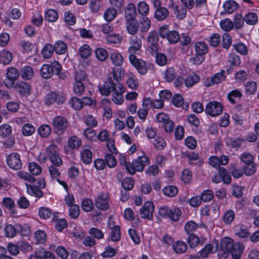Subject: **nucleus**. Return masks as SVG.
<instances>
[{
  "label": "nucleus",
  "mask_w": 259,
  "mask_h": 259,
  "mask_svg": "<svg viewBox=\"0 0 259 259\" xmlns=\"http://www.w3.org/2000/svg\"><path fill=\"white\" fill-rule=\"evenodd\" d=\"M200 80V77L196 74L190 75L185 79V84L188 87H191Z\"/></svg>",
  "instance_id": "39"
},
{
  "label": "nucleus",
  "mask_w": 259,
  "mask_h": 259,
  "mask_svg": "<svg viewBox=\"0 0 259 259\" xmlns=\"http://www.w3.org/2000/svg\"><path fill=\"white\" fill-rule=\"evenodd\" d=\"M243 140L240 138H229L227 139L226 143L227 145L234 148H239L240 147Z\"/></svg>",
  "instance_id": "45"
},
{
  "label": "nucleus",
  "mask_w": 259,
  "mask_h": 259,
  "mask_svg": "<svg viewBox=\"0 0 259 259\" xmlns=\"http://www.w3.org/2000/svg\"><path fill=\"white\" fill-rule=\"evenodd\" d=\"M54 51V46L50 44H47L42 50V56L46 59L50 58L53 54Z\"/></svg>",
  "instance_id": "37"
},
{
  "label": "nucleus",
  "mask_w": 259,
  "mask_h": 259,
  "mask_svg": "<svg viewBox=\"0 0 259 259\" xmlns=\"http://www.w3.org/2000/svg\"><path fill=\"white\" fill-rule=\"evenodd\" d=\"M199 238L194 234H190L187 239V242L191 248L195 247L199 242Z\"/></svg>",
  "instance_id": "52"
},
{
  "label": "nucleus",
  "mask_w": 259,
  "mask_h": 259,
  "mask_svg": "<svg viewBox=\"0 0 259 259\" xmlns=\"http://www.w3.org/2000/svg\"><path fill=\"white\" fill-rule=\"evenodd\" d=\"M125 18L126 21L135 20L137 16L136 6L133 4H129L125 10L124 13Z\"/></svg>",
  "instance_id": "18"
},
{
  "label": "nucleus",
  "mask_w": 259,
  "mask_h": 259,
  "mask_svg": "<svg viewBox=\"0 0 259 259\" xmlns=\"http://www.w3.org/2000/svg\"><path fill=\"white\" fill-rule=\"evenodd\" d=\"M81 158L82 161L86 164H90L92 161V153L88 149H84L81 152Z\"/></svg>",
  "instance_id": "38"
},
{
  "label": "nucleus",
  "mask_w": 259,
  "mask_h": 259,
  "mask_svg": "<svg viewBox=\"0 0 259 259\" xmlns=\"http://www.w3.org/2000/svg\"><path fill=\"white\" fill-rule=\"evenodd\" d=\"M147 40L154 48H157L159 40L158 33L155 31L150 32L147 37Z\"/></svg>",
  "instance_id": "32"
},
{
  "label": "nucleus",
  "mask_w": 259,
  "mask_h": 259,
  "mask_svg": "<svg viewBox=\"0 0 259 259\" xmlns=\"http://www.w3.org/2000/svg\"><path fill=\"white\" fill-rule=\"evenodd\" d=\"M117 15V11L113 8L107 9L104 14V18L107 21L110 22L113 20Z\"/></svg>",
  "instance_id": "41"
},
{
  "label": "nucleus",
  "mask_w": 259,
  "mask_h": 259,
  "mask_svg": "<svg viewBox=\"0 0 259 259\" xmlns=\"http://www.w3.org/2000/svg\"><path fill=\"white\" fill-rule=\"evenodd\" d=\"M166 38L169 42L171 44H174L178 42L180 38V35L177 31L171 30L169 31V33Z\"/></svg>",
  "instance_id": "44"
},
{
  "label": "nucleus",
  "mask_w": 259,
  "mask_h": 259,
  "mask_svg": "<svg viewBox=\"0 0 259 259\" xmlns=\"http://www.w3.org/2000/svg\"><path fill=\"white\" fill-rule=\"evenodd\" d=\"M39 135L42 138H47L51 133V127L47 124L41 125L38 130Z\"/></svg>",
  "instance_id": "42"
},
{
  "label": "nucleus",
  "mask_w": 259,
  "mask_h": 259,
  "mask_svg": "<svg viewBox=\"0 0 259 259\" xmlns=\"http://www.w3.org/2000/svg\"><path fill=\"white\" fill-rule=\"evenodd\" d=\"M168 8L172 9L177 19L182 20L186 17L187 9L182 7L179 8L178 5L174 3L173 0H170V4L168 6Z\"/></svg>",
  "instance_id": "14"
},
{
  "label": "nucleus",
  "mask_w": 259,
  "mask_h": 259,
  "mask_svg": "<svg viewBox=\"0 0 259 259\" xmlns=\"http://www.w3.org/2000/svg\"><path fill=\"white\" fill-rule=\"evenodd\" d=\"M138 10L142 15H147L149 12V7L145 2H141L138 5Z\"/></svg>",
  "instance_id": "62"
},
{
  "label": "nucleus",
  "mask_w": 259,
  "mask_h": 259,
  "mask_svg": "<svg viewBox=\"0 0 259 259\" xmlns=\"http://www.w3.org/2000/svg\"><path fill=\"white\" fill-rule=\"evenodd\" d=\"M95 54L98 59L101 61L106 60L108 57V54L106 50L103 48H98L96 50Z\"/></svg>",
  "instance_id": "47"
},
{
  "label": "nucleus",
  "mask_w": 259,
  "mask_h": 259,
  "mask_svg": "<svg viewBox=\"0 0 259 259\" xmlns=\"http://www.w3.org/2000/svg\"><path fill=\"white\" fill-rule=\"evenodd\" d=\"M223 7L227 13L231 14L238 8L239 5L234 1H228L225 3Z\"/></svg>",
  "instance_id": "27"
},
{
  "label": "nucleus",
  "mask_w": 259,
  "mask_h": 259,
  "mask_svg": "<svg viewBox=\"0 0 259 259\" xmlns=\"http://www.w3.org/2000/svg\"><path fill=\"white\" fill-rule=\"evenodd\" d=\"M64 98L54 92L48 94L46 98L45 103L47 105H51L55 102L62 104L64 102Z\"/></svg>",
  "instance_id": "17"
},
{
  "label": "nucleus",
  "mask_w": 259,
  "mask_h": 259,
  "mask_svg": "<svg viewBox=\"0 0 259 259\" xmlns=\"http://www.w3.org/2000/svg\"><path fill=\"white\" fill-rule=\"evenodd\" d=\"M29 171L34 175H38L41 172V167L35 162H31L29 165Z\"/></svg>",
  "instance_id": "55"
},
{
  "label": "nucleus",
  "mask_w": 259,
  "mask_h": 259,
  "mask_svg": "<svg viewBox=\"0 0 259 259\" xmlns=\"http://www.w3.org/2000/svg\"><path fill=\"white\" fill-rule=\"evenodd\" d=\"M95 206L102 210H107L109 207L108 196L103 193H100L95 199Z\"/></svg>",
  "instance_id": "12"
},
{
  "label": "nucleus",
  "mask_w": 259,
  "mask_h": 259,
  "mask_svg": "<svg viewBox=\"0 0 259 259\" xmlns=\"http://www.w3.org/2000/svg\"><path fill=\"white\" fill-rule=\"evenodd\" d=\"M226 76L224 74V71L222 70L221 72L215 74L210 80L208 79L207 81H205L204 85L209 87L213 84H218L225 80Z\"/></svg>",
  "instance_id": "16"
},
{
  "label": "nucleus",
  "mask_w": 259,
  "mask_h": 259,
  "mask_svg": "<svg viewBox=\"0 0 259 259\" xmlns=\"http://www.w3.org/2000/svg\"><path fill=\"white\" fill-rule=\"evenodd\" d=\"M99 90L103 96H108L113 92L112 100L117 104H121L123 101V94L124 89L122 85L118 83L117 85L113 81L112 77H109L103 84L98 86Z\"/></svg>",
  "instance_id": "1"
},
{
  "label": "nucleus",
  "mask_w": 259,
  "mask_h": 259,
  "mask_svg": "<svg viewBox=\"0 0 259 259\" xmlns=\"http://www.w3.org/2000/svg\"><path fill=\"white\" fill-rule=\"evenodd\" d=\"M81 207L85 211L88 212L91 211L94 207L92 201L90 199H84L82 201Z\"/></svg>",
  "instance_id": "60"
},
{
  "label": "nucleus",
  "mask_w": 259,
  "mask_h": 259,
  "mask_svg": "<svg viewBox=\"0 0 259 259\" xmlns=\"http://www.w3.org/2000/svg\"><path fill=\"white\" fill-rule=\"evenodd\" d=\"M129 59L132 64L137 69L139 73L145 74L147 72L146 62L142 59H138L134 54H131Z\"/></svg>",
  "instance_id": "7"
},
{
  "label": "nucleus",
  "mask_w": 259,
  "mask_h": 259,
  "mask_svg": "<svg viewBox=\"0 0 259 259\" xmlns=\"http://www.w3.org/2000/svg\"><path fill=\"white\" fill-rule=\"evenodd\" d=\"M205 111L211 116H216L222 112L223 106L218 102L212 101L207 104Z\"/></svg>",
  "instance_id": "6"
},
{
  "label": "nucleus",
  "mask_w": 259,
  "mask_h": 259,
  "mask_svg": "<svg viewBox=\"0 0 259 259\" xmlns=\"http://www.w3.org/2000/svg\"><path fill=\"white\" fill-rule=\"evenodd\" d=\"M245 17H243L241 14H236L234 15L233 21V26L235 29H240L244 25Z\"/></svg>",
  "instance_id": "24"
},
{
  "label": "nucleus",
  "mask_w": 259,
  "mask_h": 259,
  "mask_svg": "<svg viewBox=\"0 0 259 259\" xmlns=\"http://www.w3.org/2000/svg\"><path fill=\"white\" fill-rule=\"evenodd\" d=\"M61 69V65L58 62L49 64H44L40 70V75L45 79L51 78L55 73H58Z\"/></svg>",
  "instance_id": "3"
},
{
  "label": "nucleus",
  "mask_w": 259,
  "mask_h": 259,
  "mask_svg": "<svg viewBox=\"0 0 259 259\" xmlns=\"http://www.w3.org/2000/svg\"><path fill=\"white\" fill-rule=\"evenodd\" d=\"M154 210V206L153 202L151 201H147L140 209V212L141 216L143 219L151 220L153 218Z\"/></svg>",
  "instance_id": "9"
},
{
  "label": "nucleus",
  "mask_w": 259,
  "mask_h": 259,
  "mask_svg": "<svg viewBox=\"0 0 259 259\" xmlns=\"http://www.w3.org/2000/svg\"><path fill=\"white\" fill-rule=\"evenodd\" d=\"M244 246L240 242L233 243V240L229 237H225L221 241L220 248H218V255L219 257L227 258L231 253L233 258L239 259L242 253Z\"/></svg>",
  "instance_id": "2"
},
{
  "label": "nucleus",
  "mask_w": 259,
  "mask_h": 259,
  "mask_svg": "<svg viewBox=\"0 0 259 259\" xmlns=\"http://www.w3.org/2000/svg\"><path fill=\"white\" fill-rule=\"evenodd\" d=\"M139 25L136 20L126 21V28L128 32L132 35L137 33Z\"/></svg>",
  "instance_id": "22"
},
{
  "label": "nucleus",
  "mask_w": 259,
  "mask_h": 259,
  "mask_svg": "<svg viewBox=\"0 0 259 259\" xmlns=\"http://www.w3.org/2000/svg\"><path fill=\"white\" fill-rule=\"evenodd\" d=\"M70 104L72 108L77 110H79L83 107L81 100L77 97L72 98L70 101Z\"/></svg>",
  "instance_id": "53"
},
{
  "label": "nucleus",
  "mask_w": 259,
  "mask_h": 259,
  "mask_svg": "<svg viewBox=\"0 0 259 259\" xmlns=\"http://www.w3.org/2000/svg\"><path fill=\"white\" fill-rule=\"evenodd\" d=\"M153 145L157 150H162L165 147L166 144L163 138L157 137L154 140Z\"/></svg>",
  "instance_id": "51"
},
{
  "label": "nucleus",
  "mask_w": 259,
  "mask_h": 259,
  "mask_svg": "<svg viewBox=\"0 0 259 259\" xmlns=\"http://www.w3.org/2000/svg\"><path fill=\"white\" fill-rule=\"evenodd\" d=\"M169 15V12L165 7H159L155 12V18L159 21L165 20Z\"/></svg>",
  "instance_id": "20"
},
{
  "label": "nucleus",
  "mask_w": 259,
  "mask_h": 259,
  "mask_svg": "<svg viewBox=\"0 0 259 259\" xmlns=\"http://www.w3.org/2000/svg\"><path fill=\"white\" fill-rule=\"evenodd\" d=\"M12 132L11 126L8 124H4L0 126V137L6 138L11 135Z\"/></svg>",
  "instance_id": "36"
},
{
  "label": "nucleus",
  "mask_w": 259,
  "mask_h": 259,
  "mask_svg": "<svg viewBox=\"0 0 259 259\" xmlns=\"http://www.w3.org/2000/svg\"><path fill=\"white\" fill-rule=\"evenodd\" d=\"M219 247V241L217 240H214L212 243L206 244L200 251V257L201 258H206L209 254L213 253L218 251Z\"/></svg>",
  "instance_id": "11"
},
{
  "label": "nucleus",
  "mask_w": 259,
  "mask_h": 259,
  "mask_svg": "<svg viewBox=\"0 0 259 259\" xmlns=\"http://www.w3.org/2000/svg\"><path fill=\"white\" fill-rule=\"evenodd\" d=\"M58 17V13L57 11L54 10H49L45 14V19L49 22H55L57 19Z\"/></svg>",
  "instance_id": "50"
},
{
  "label": "nucleus",
  "mask_w": 259,
  "mask_h": 259,
  "mask_svg": "<svg viewBox=\"0 0 259 259\" xmlns=\"http://www.w3.org/2000/svg\"><path fill=\"white\" fill-rule=\"evenodd\" d=\"M53 125L57 133L63 134L67 127L68 121L64 117L57 116L53 120Z\"/></svg>",
  "instance_id": "5"
},
{
  "label": "nucleus",
  "mask_w": 259,
  "mask_h": 259,
  "mask_svg": "<svg viewBox=\"0 0 259 259\" xmlns=\"http://www.w3.org/2000/svg\"><path fill=\"white\" fill-rule=\"evenodd\" d=\"M164 78L167 82H170L176 77L177 73L173 67L167 68L164 72Z\"/></svg>",
  "instance_id": "30"
},
{
  "label": "nucleus",
  "mask_w": 259,
  "mask_h": 259,
  "mask_svg": "<svg viewBox=\"0 0 259 259\" xmlns=\"http://www.w3.org/2000/svg\"><path fill=\"white\" fill-rule=\"evenodd\" d=\"M221 28L226 31H229L234 28L233 22L229 18H226L220 22Z\"/></svg>",
  "instance_id": "48"
},
{
  "label": "nucleus",
  "mask_w": 259,
  "mask_h": 259,
  "mask_svg": "<svg viewBox=\"0 0 259 259\" xmlns=\"http://www.w3.org/2000/svg\"><path fill=\"white\" fill-rule=\"evenodd\" d=\"M172 248L177 253H183L186 251L187 246L185 242L182 241H178L173 243Z\"/></svg>",
  "instance_id": "28"
},
{
  "label": "nucleus",
  "mask_w": 259,
  "mask_h": 259,
  "mask_svg": "<svg viewBox=\"0 0 259 259\" xmlns=\"http://www.w3.org/2000/svg\"><path fill=\"white\" fill-rule=\"evenodd\" d=\"M12 60V54L11 52L4 50L0 53V63L9 64Z\"/></svg>",
  "instance_id": "31"
},
{
  "label": "nucleus",
  "mask_w": 259,
  "mask_h": 259,
  "mask_svg": "<svg viewBox=\"0 0 259 259\" xmlns=\"http://www.w3.org/2000/svg\"><path fill=\"white\" fill-rule=\"evenodd\" d=\"M26 186L27 187V192L30 195L34 196L39 198L43 196V192L37 186H31L27 184H26Z\"/></svg>",
  "instance_id": "25"
},
{
  "label": "nucleus",
  "mask_w": 259,
  "mask_h": 259,
  "mask_svg": "<svg viewBox=\"0 0 259 259\" xmlns=\"http://www.w3.org/2000/svg\"><path fill=\"white\" fill-rule=\"evenodd\" d=\"M7 163L9 166L14 169H19L22 167L20 155L17 153H12L7 158Z\"/></svg>",
  "instance_id": "10"
},
{
  "label": "nucleus",
  "mask_w": 259,
  "mask_h": 259,
  "mask_svg": "<svg viewBox=\"0 0 259 259\" xmlns=\"http://www.w3.org/2000/svg\"><path fill=\"white\" fill-rule=\"evenodd\" d=\"M109 227L111 229L110 235L111 240L112 241H118L121 238L120 227L119 226H114L112 228L110 224H109Z\"/></svg>",
  "instance_id": "26"
},
{
  "label": "nucleus",
  "mask_w": 259,
  "mask_h": 259,
  "mask_svg": "<svg viewBox=\"0 0 259 259\" xmlns=\"http://www.w3.org/2000/svg\"><path fill=\"white\" fill-rule=\"evenodd\" d=\"M38 214L41 218L47 219L51 217L52 211L48 208L42 207L39 209Z\"/></svg>",
  "instance_id": "64"
},
{
  "label": "nucleus",
  "mask_w": 259,
  "mask_h": 259,
  "mask_svg": "<svg viewBox=\"0 0 259 259\" xmlns=\"http://www.w3.org/2000/svg\"><path fill=\"white\" fill-rule=\"evenodd\" d=\"M195 50L197 55L203 56L208 52L207 45L202 41L197 42L195 45Z\"/></svg>",
  "instance_id": "21"
},
{
  "label": "nucleus",
  "mask_w": 259,
  "mask_h": 259,
  "mask_svg": "<svg viewBox=\"0 0 259 259\" xmlns=\"http://www.w3.org/2000/svg\"><path fill=\"white\" fill-rule=\"evenodd\" d=\"M131 46L128 48V51L131 53H135L141 48V40L136 37L131 39Z\"/></svg>",
  "instance_id": "29"
},
{
  "label": "nucleus",
  "mask_w": 259,
  "mask_h": 259,
  "mask_svg": "<svg viewBox=\"0 0 259 259\" xmlns=\"http://www.w3.org/2000/svg\"><path fill=\"white\" fill-rule=\"evenodd\" d=\"M162 191L165 195L169 197H172L177 194L178 190L175 186H167L164 187Z\"/></svg>",
  "instance_id": "33"
},
{
  "label": "nucleus",
  "mask_w": 259,
  "mask_h": 259,
  "mask_svg": "<svg viewBox=\"0 0 259 259\" xmlns=\"http://www.w3.org/2000/svg\"><path fill=\"white\" fill-rule=\"evenodd\" d=\"M21 77L25 79H31L33 76L34 71L33 68L30 66L23 67L20 71Z\"/></svg>",
  "instance_id": "23"
},
{
  "label": "nucleus",
  "mask_w": 259,
  "mask_h": 259,
  "mask_svg": "<svg viewBox=\"0 0 259 259\" xmlns=\"http://www.w3.org/2000/svg\"><path fill=\"white\" fill-rule=\"evenodd\" d=\"M84 91V83L81 82H75L73 85L74 93L78 96H80Z\"/></svg>",
  "instance_id": "61"
},
{
  "label": "nucleus",
  "mask_w": 259,
  "mask_h": 259,
  "mask_svg": "<svg viewBox=\"0 0 259 259\" xmlns=\"http://www.w3.org/2000/svg\"><path fill=\"white\" fill-rule=\"evenodd\" d=\"M19 76V72L16 68H9L7 72V79L4 80L5 85L9 88H14V81Z\"/></svg>",
  "instance_id": "8"
},
{
  "label": "nucleus",
  "mask_w": 259,
  "mask_h": 259,
  "mask_svg": "<svg viewBox=\"0 0 259 259\" xmlns=\"http://www.w3.org/2000/svg\"><path fill=\"white\" fill-rule=\"evenodd\" d=\"M235 217V212L232 210H228L226 211L223 217V221L226 224H230L234 220Z\"/></svg>",
  "instance_id": "56"
},
{
  "label": "nucleus",
  "mask_w": 259,
  "mask_h": 259,
  "mask_svg": "<svg viewBox=\"0 0 259 259\" xmlns=\"http://www.w3.org/2000/svg\"><path fill=\"white\" fill-rule=\"evenodd\" d=\"M46 152L49 160L52 164L60 166L63 164V161L59 154V149L55 144H51L46 149Z\"/></svg>",
  "instance_id": "4"
},
{
  "label": "nucleus",
  "mask_w": 259,
  "mask_h": 259,
  "mask_svg": "<svg viewBox=\"0 0 259 259\" xmlns=\"http://www.w3.org/2000/svg\"><path fill=\"white\" fill-rule=\"evenodd\" d=\"M168 218L172 221H178L181 215V211L179 208L173 207L170 209Z\"/></svg>",
  "instance_id": "46"
},
{
  "label": "nucleus",
  "mask_w": 259,
  "mask_h": 259,
  "mask_svg": "<svg viewBox=\"0 0 259 259\" xmlns=\"http://www.w3.org/2000/svg\"><path fill=\"white\" fill-rule=\"evenodd\" d=\"M92 53V49L87 45L81 46L79 50V53L81 58L85 59L89 57Z\"/></svg>",
  "instance_id": "43"
},
{
  "label": "nucleus",
  "mask_w": 259,
  "mask_h": 259,
  "mask_svg": "<svg viewBox=\"0 0 259 259\" xmlns=\"http://www.w3.org/2000/svg\"><path fill=\"white\" fill-rule=\"evenodd\" d=\"M21 229H22V225L19 224H16L14 226L6 224L4 229L5 236L9 238H13Z\"/></svg>",
  "instance_id": "15"
},
{
  "label": "nucleus",
  "mask_w": 259,
  "mask_h": 259,
  "mask_svg": "<svg viewBox=\"0 0 259 259\" xmlns=\"http://www.w3.org/2000/svg\"><path fill=\"white\" fill-rule=\"evenodd\" d=\"M151 22L150 20L145 17L143 19L142 21L140 22V29L142 32H146L148 31L150 27Z\"/></svg>",
  "instance_id": "57"
},
{
  "label": "nucleus",
  "mask_w": 259,
  "mask_h": 259,
  "mask_svg": "<svg viewBox=\"0 0 259 259\" xmlns=\"http://www.w3.org/2000/svg\"><path fill=\"white\" fill-rule=\"evenodd\" d=\"M219 174L221 177L222 181L226 184H229L231 182V177L229 174H228L226 169L223 167H220L219 169Z\"/></svg>",
  "instance_id": "34"
},
{
  "label": "nucleus",
  "mask_w": 259,
  "mask_h": 259,
  "mask_svg": "<svg viewBox=\"0 0 259 259\" xmlns=\"http://www.w3.org/2000/svg\"><path fill=\"white\" fill-rule=\"evenodd\" d=\"M18 93L22 96H26L30 93V86L26 82H21L15 86Z\"/></svg>",
  "instance_id": "19"
},
{
  "label": "nucleus",
  "mask_w": 259,
  "mask_h": 259,
  "mask_svg": "<svg viewBox=\"0 0 259 259\" xmlns=\"http://www.w3.org/2000/svg\"><path fill=\"white\" fill-rule=\"evenodd\" d=\"M149 162V159L146 156H142L133 161L131 164L135 173L136 171H142L145 165Z\"/></svg>",
  "instance_id": "13"
},
{
  "label": "nucleus",
  "mask_w": 259,
  "mask_h": 259,
  "mask_svg": "<svg viewBox=\"0 0 259 259\" xmlns=\"http://www.w3.org/2000/svg\"><path fill=\"white\" fill-rule=\"evenodd\" d=\"M54 51L57 54H63L67 50L66 45L62 41H58L54 46Z\"/></svg>",
  "instance_id": "40"
},
{
  "label": "nucleus",
  "mask_w": 259,
  "mask_h": 259,
  "mask_svg": "<svg viewBox=\"0 0 259 259\" xmlns=\"http://www.w3.org/2000/svg\"><path fill=\"white\" fill-rule=\"evenodd\" d=\"M22 132L24 136H29L34 133L35 128L31 124L26 123L23 125Z\"/></svg>",
  "instance_id": "54"
},
{
  "label": "nucleus",
  "mask_w": 259,
  "mask_h": 259,
  "mask_svg": "<svg viewBox=\"0 0 259 259\" xmlns=\"http://www.w3.org/2000/svg\"><path fill=\"white\" fill-rule=\"evenodd\" d=\"M110 59L116 66H121L123 62L122 56L119 53H113L110 56Z\"/></svg>",
  "instance_id": "49"
},
{
  "label": "nucleus",
  "mask_w": 259,
  "mask_h": 259,
  "mask_svg": "<svg viewBox=\"0 0 259 259\" xmlns=\"http://www.w3.org/2000/svg\"><path fill=\"white\" fill-rule=\"evenodd\" d=\"M257 20L258 16L255 13L249 12L245 15V22L248 25H255Z\"/></svg>",
  "instance_id": "35"
},
{
  "label": "nucleus",
  "mask_w": 259,
  "mask_h": 259,
  "mask_svg": "<svg viewBox=\"0 0 259 259\" xmlns=\"http://www.w3.org/2000/svg\"><path fill=\"white\" fill-rule=\"evenodd\" d=\"M198 227L197 224L194 221H189L186 223L185 226V230L188 235L193 234L194 231Z\"/></svg>",
  "instance_id": "63"
},
{
  "label": "nucleus",
  "mask_w": 259,
  "mask_h": 259,
  "mask_svg": "<svg viewBox=\"0 0 259 259\" xmlns=\"http://www.w3.org/2000/svg\"><path fill=\"white\" fill-rule=\"evenodd\" d=\"M213 192L210 190H204L200 196L201 201L204 202H208L210 201L213 197Z\"/></svg>",
  "instance_id": "59"
},
{
  "label": "nucleus",
  "mask_w": 259,
  "mask_h": 259,
  "mask_svg": "<svg viewBox=\"0 0 259 259\" xmlns=\"http://www.w3.org/2000/svg\"><path fill=\"white\" fill-rule=\"evenodd\" d=\"M69 146L72 149H77L81 145V141L76 136L71 137L69 139Z\"/></svg>",
  "instance_id": "58"
}]
</instances>
